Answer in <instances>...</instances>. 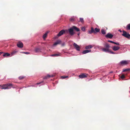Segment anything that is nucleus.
I'll list each match as a JSON object with an SVG mask.
<instances>
[{"label": "nucleus", "instance_id": "obj_25", "mask_svg": "<svg viewBox=\"0 0 130 130\" xmlns=\"http://www.w3.org/2000/svg\"><path fill=\"white\" fill-rule=\"evenodd\" d=\"M75 18L74 17H72L70 19V21L71 22H73L75 20Z\"/></svg>", "mask_w": 130, "mask_h": 130}, {"label": "nucleus", "instance_id": "obj_15", "mask_svg": "<svg viewBox=\"0 0 130 130\" xmlns=\"http://www.w3.org/2000/svg\"><path fill=\"white\" fill-rule=\"evenodd\" d=\"M93 47V46L92 45H89L86 46H85V48L86 49H87L91 48Z\"/></svg>", "mask_w": 130, "mask_h": 130}, {"label": "nucleus", "instance_id": "obj_13", "mask_svg": "<svg viewBox=\"0 0 130 130\" xmlns=\"http://www.w3.org/2000/svg\"><path fill=\"white\" fill-rule=\"evenodd\" d=\"M61 42V41L60 40H58L53 45L54 46H56L58 44H60Z\"/></svg>", "mask_w": 130, "mask_h": 130}, {"label": "nucleus", "instance_id": "obj_22", "mask_svg": "<svg viewBox=\"0 0 130 130\" xmlns=\"http://www.w3.org/2000/svg\"><path fill=\"white\" fill-rule=\"evenodd\" d=\"M47 32L45 34H44L43 36V38L44 40H45L47 37Z\"/></svg>", "mask_w": 130, "mask_h": 130}, {"label": "nucleus", "instance_id": "obj_33", "mask_svg": "<svg viewBox=\"0 0 130 130\" xmlns=\"http://www.w3.org/2000/svg\"><path fill=\"white\" fill-rule=\"evenodd\" d=\"M17 52L16 51H14L11 53V54L13 55L14 54H15Z\"/></svg>", "mask_w": 130, "mask_h": 130}, {"label": "nucleus", "instance_id": "obj_20", "mask_svg": "<svg viewBox=\"0 0 130 130\" xmlns=\"http://www.w3.org/2000/svg\"><path fill=\"white\" fill-rule=\"evenodd\" d=\"M54 76L53 75H48L47 76H45L44 77V79H46L47 78H48L50 77H53Z\"/></svg>", "mask_w": 130, "mask_h": 130}, {"label": "nucleus", "instance_id": "obj_14", "mask_svg": "<svg viewBox=\"0 0 130 130\" xmlns=\"http://www.w3.org/2000/svg\"><path fill=\"white\" fill-rule=\"evenodd\" d=\"M91 50H86L83 51L82 52V53L83 54H85L91 52Z\"/></svg>", "mask_w": 130, "mask_h": 130}, {"label": "nucleus", "instance_id": "obj_19", "mask_svg": "<svg viewBox=\"0 0 130 130\" xmlns=\"http://www.w3.org/2000/svg\"><path fill=\"white\" fill-rule=\"evenodd\" d=\"M61 54L60 53H59L58 54H53L52 55H51V56H60V55Z\"/></svg>", "mask_w": 130, "mask_h": 130}, {"label": "nucleus", "instance_id": "obj_27", "mask_svg": "<svg viewBox=\"0 0 130 130\" xmlns=\"http://www.w3.org/2000/svg\"><path fill=\"white\" fill-rule=\"evenodd\" d=\"M79 22H81L82 23H83L84 22L83 19L82 18H80Z\"/></svg>", "mask_w": 130, "mask_h": 130}, {"label": "nucleus", "instance_id": "obj_29", "mask_svg": "<svg viewBox=\"0 0 130 130\" xmlns=\"http://www.w3.org/2000/svg\"><path fill=\"white\" fill-rule=\"evenodd\" d=\"M24 78V77L22 76H20L19 77V78L20 80H21L23 79Z\"/></svg>", "mask_w": 130, "mask_h": 130}, {"label": "nucleus", "instance_id": "obj_24", "mask_svg": "<svg viewBox=\"0 0 130 130\" xmlns=\"http://www.w3.org/2000/svg\"><path fill=\"white\" fill-rule=\"evenodd\" d=\"M94 30V31H95L96 33V32H99V31H100V29L99 28H95Z\"/></svg>", "mask_w": 130, "mask_h": 130}, {"label": "nucleus", "instance_id": "obj_34", "mask_svg": "<svg viewBox=\"0 0 130 130\" xmlns=\"http://www.w3.org/2000/svg\"><path fill=\"white\" fill-rule=\"evenodd\" d=\"M108 41L110 43H114V42H113V41H110V40H108Z\"/></svg>", "mask_w": 130, "mask_h": 130}, {"label": "nucleus", "instance_id": "obj_36", "mask_svg": "<svg viewBox=\"0 0 130 130\" xmlns=\"http://www.w3.org/2000/svg\"><path fill=\"white\" fill-rule=\"evenodd\" d=\"M64 30L65 31V32H66L67 33H68L69 32V29L68 30L66 29Z\"/></svg>", "mask_w": 130, "mask_h": 130}, {"label": "nucleus", "instance_id": "obj_32", "mask_svg": "<svg viewBox=\"0 0 130 130\" xmlns=\"http://www.w3.org/2000/svg\"><path fill=\"white\" fill-rule=\"evenodd\" d=\"M108 52L109 53H110L111 54H115L114 52H113L112 51H110V50H109V52Z\"/></svg>", "mask_w": 130, "mask_h": 130}, {"label": "nucleus", "instance_id": "obj_6", "mask_svg": "<svg viewBox=\"0 0 130 130\" xmlns=\"http://www.w3.org/2000/svg\"><path fill=\"white\" fill-rule=\"evenodd\" d=\"M88 74L85 73H82L78 76L80 78H83L87 77Z\"/></svg>", "mask_w": 130, "mask_h": 130}, {"label": "nucleus", "instance_id": "obj_38", "mask_svg": "<svg viewBox=\"0 0 130 130\" xmlns=\"http://www.w3.org/2000/svg\"><path fill=\"white\" fill-rule=\"evenodd\" d=\"M3 52H0V55L3 53Z\"/></svg>", "mask_w": 130, "mask_h": 130}, {"label": "nucleus", "instance_id": "obj_31", "mask_svg": "<svg viewBox=\"0 0 130 130\" xmlns=\"http://www.w3.org/2000/svg\"><path fill=\"white\" fill-rule=\"evenodd\" d=\"M68 77V76H62L61 77V78H62V79H64V78H67Z\"/></svg>", "mask_w": 130, "mask_h": 130}, {"label": "nucleus", "instance_id": "obj_35", "mask_svg": "<svg viewBox=\"0 0 130 130\" xmlns=\"http://www.w3.org/2000/svg\"><path fill=\"white\" fill-rule=\"evenodd\" d=\"M114 44H115L117 45H120V44H119V43H116V42H114Z\"/></svg>", "mask_w": 130, "mask_h": 130}, {"label": "nucleus", "instance_id": "obj_21", "mask_svg": "<svg viewBox=\"0 0 130 130\" xmlns=\"http://www.w3.org/2000/svg\"><path fill=\"white\" fill-rule=\"evenodd\" d=\"M102 33L103 35H105L106 34V31L103 29H102L101 30Z\"/></svg>", "mask_w": 130, "mask_h": 130}, {"label": "nucleus", "instance_id": "obj_3", "mask_svg": "<svg viewBox=\"0 0 130 130\" xmlns=\"http://www.w3.org/2000/svg\"><path fill=\"white\" fill-rule=\"evenodd\" d=\"M122 32L123 33L122 34V36L128 39L130 38V34L125 31L123 30Z\"/></svg>", "mask_w": 130, "mask_h": 130}, {"label": "nucleus", "instance_id": "obj_18", "mask_svg": "<svg viewBox=\"0 0 130 130\" xmlns=\"http://www.w3.org/2000/svg\"><path fill=\"white\" fill-rule=\"evenodd\" d=\"M74 30H75L77 31H79V29L77 27L75 26H73L72 27Z\"/></svg>", "mask_w": 130, "mask_h": 130}, {"label": "nucleus", "instance_id": "obj_1", "mask_svg": "<svg viewBox=\"0 0 130 130\" xmlns=\"http://www.w3.org/2000/svg\"><path fill=\"white\" fill-rule=\"evenodd\" d=\"M12 86V84L11 83H7L3 85H0V87L2 89H6L10 88V87Z\"/></svg>", "mask_w": 130, "mask_h": 130}, {"label": "nucleus", "instance_id": "obj_4", "mask_svg": "<svg viewBox=\"0 0 130 130\" xmlns=\"http://www.w3.org/2000/svg\"><path fill=\"white\" fill-rule=\"evenodd\" d=\"M73 30V27L69 29V33L70 35L73 36L75 34Z\"/></svg>", "mask_w": 130, "mask_h": 130}, {"label": "nucleus", "instance_id": "obj_40", "mask_svg": "<svg viewBox=\"0 0 130 130\" xmlns=\"http://www.w3.org/2000/svg\"><path fill=\"white\" fill-rule=\"evenodd\" d=\"M119 31L120 32H122V31L120 29H119Z\"/></svg>", "mask_w": 130, "mask_h": 130}, {"label": "nucleus", "instance_id": "obj_2", "mask_svg": "<svg viewBox=\"0 0 130 130\" xmlns=\"http://www.w3.org/2000/svg\"><path fill=\"white\" fill-rule=\"evenodd\" d=\"M104 46L105 48H103L102 49V51L105 52H109V48L110 47V46L108 43H105L104 45Z\"/></svg>", "mask_w": 130, "mask_h": 130}, {"label": "nucleus", "instance_id": "obj_12", "mask_svg": "<svg viewBox=\"0 0 130 130\" xmlns=\"http://www.w3.org/2000/svg\"><path fill=\"white\" fill-rule=\"evenodd\" d=\"M112 48L113 50L116 51L119 50L120 48V47L118 46H114Z\"/></svg>", "mask_w": 130, "mask_h": 130}, {"label": "nucleus", "instance_id": "obj_5", "mask_svg": "<svg viewBox=\"0 0 130 130\" xmlns=\"http://www.w3.org/2000/svg\"><path fill=\"white\" fill-rule=\"evenodd\" d=\"M129 62L128 61L122 60L120 62V64L122 65H125L128 64Z\"/></svg>", "mask_w": 130, "mask_h": 130}, {"label": "nucleus", "instance_id": "obj_10", "mask_svg": "<svg viewBox=\"0 0 130 130\" xmlns=\"http://www.w3.org/2000/svg\"><path fill=\"white\" fill-rule=\"evenodd\" d=\"M113 35L110 34V33H108L105 36L106 38L110 39L112 38L113 37Z\"/></svg>", "mask_w": 130, "mask_h": 130}, {"label": "nucleus", "instance_id": "obj_9", "mask_svg": "<svg viewBox=\"0 0 130 130\" xmlns=\"http://www.w3.org/2000/svg\"><path fill=\"white\" fill-rule=\"evenodd\" d=\"M73 45L77 50L78 51H79L80 50L79 46L76 43H74L73 44Z\"/></svg>", "mask_w": 130, "mask_h": 130}, {"label": "nucleus", "instance_id": "obj_8", "mask_svg": "<svg viewBox=\"0 0 130 130\" xmlns=\"http://www.w3.org/2000/svg\"><path fill=\"white\" fill-rule=\"evenodd\" d=\"M65 33V31L63 29L60 31L58 34L57 36L58 37H60L63 34Z\"/></svg>", "mask_w": 130, "mask_h": 130}, {"label": "nucleus", "instance_id": "obj_41", "mask_svg": "<svg viewBox=\"0 0 130 130\" xmlns=\"http://www.w3.org/2000/svg\"><path fill=\"white\" fill-rule=\"evenodd\" d=\"M79 33H78V35H79Z\"/></svg>", "mask_w": 130, "mask_h": 130}, {"label": "nucleus", "instance_id": "obj_23", "mask_svg": "<svg viewBox=\"0 0 130 130\" xmlns=\"http://www.w3.org/2000/svg\"><path fill=\"white\" fill-rule=\"evenodd\" d=\"M126 29L127 30H130V24H129L127 25Z\"/></svg>", "mask_w": 130, "mask_h": 130}, {"label": "nucleus", "instance_id": "obj_42", "mask_svg": "<svg viewBox=\"0 0 130 130\" xmlns=\"http://www.w3.org/2000/svg\"><path fill=\"white\" fill-rule=\"evenodd\" d=\"M64 45V44H63L62 45Z\"/></svg>", "mask_w": 130, "mask_h": 130}, {"label": "nucleus", "instance_id": "obj_30", "mask_svg": "<svg viewBox=\"0 0 130 130\" xmlns=\"http://www.w3.org/2000/svg\"><path fill=\"white\" fill-rule=\"evenodd\" d=\"M81 30L83 31H84L85 30V27H82L81 28Z\"/></svg>", "mask_w": 130, "mask_h": 130}, {"label": "nucleus", "instance_id": "obj_7", "mask_svg": "<svg viewBox=\"0 0 130 130\" xmlns=\"http://www.w3.org/2000/svg\"><path fill=\"white\" fill-rule=\"evenodd\" d=\"M17 45L18 47L21 48L23 47V45L22 42L19 41L17 43Z\"/></svg>", "mask_w": 130, "mask_h": 130}, {"label": "nucleus", "instance_id": "obj_17", "mask_svg": "<svg viewBox=\"0 0 130 130\" xmlns=\"http://www.w3.org/2000/svg\"><path fill=\"white\" fill-rule=\"evenodd\" d=\"M10 54L8 53H3V56L5 57H8L10 56Z\"/></svg>", "mask_w": 130, "mask_h": 130}, {"label": "nucleus", "instance_id": "obj_28", "mask_svg": "<svg viewBox=\"0 0 130 130\" xmlns=\"http://www.w3.org/2000/svg\"><path fill=\"white\" fill-rule=\"evenodd\" d=\"M120 77L122 79H123L125 78V76L124 75L122 74Z\"/></svg>", "mask_w": 130, "mask_h": 130}, {"label": "nucleus", "instance_id": "obj_26", "mask_svg": "<svg viewBox=\"0 0 130 130\" xmlns=\"http://www.w3.org/2000/svg\"><path fill=\"white\" fill-rule=\"evenodd\" d=\"M130 70V69H124L123 70V72H125L128 71H129Z\"/></svg>", "mask_w": 130, "mask_h": 130}, {"label": "nucleus", "instance_id": "obj_16", "mask_svg": "<svg viewBox=\"0 0 130 130\" xmlns=\"http://www.w3.org/2000/svg\"><path fill=\"white\" fill-rule=\"evenodd\" d=\"M41 49L39 48L36 47L35 48V52L36 53L38 52L41 51Z\"/></svg>", "mask_w": 130, "mask_h": 130}, {"label": "nucleus", "instance_id": "obj_11", "mask_svg": "<svg viewBox=\"0 0 130 130\" xmlns=\"http://www.w3.org/2000/svg\"><path fill=\"white\" fill-rule=\"evenodd\" d=\"M96 33L95 31H94L93 28L92 27L91 28V30H89L88 31V33L90 34H91L92 33Z\"/></svg>", "mask_w": 130, "mask_h": 130}, {"label": "nucleus", "instance_id": "obj_39", "mask_svg": "<svg viewBox=\"0 0 130 130\" xmlns=\"http://www.w3.org/2000/svg\"><path fill=\"white\" fill-rule=\"evenodd\" d=\"M41 83H41H37V85L39 84H40Z\"/></svg>", "mask_w": 130, "mask_h": 130}, {"label": "nucleus", "instance_id": "obj_37", "mask_svg": "<svg viewBox=\"0 0 130 130\" xmlns=\"http://www.w3.org/2000/svg\"><path fill=\"white\" fill-rule=\"evenodd\" d=\"M23 53L24 54H29V53L27 52H23Z\"/></svg>", "mask_w": 130, "mask_h": 130}]
</instances>
